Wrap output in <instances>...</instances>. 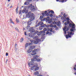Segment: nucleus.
<instances>
[{
    "label": "nucleus",
    "mask_w": 76,
    "mask_h": 76,
    "mask_svg": "<svg viewBox=\"0 0 76 76\" xmlns=\"http://www.w3.org/2000/svg\"><path fill=\"white\" fill-rule=\"evenodd\" d=\"M43 31H40L41 34H43V33H45V31H47V32H46V34H48L50 33V32L48 31H50L51 32H53V28H50L49 29L48 28H45L43 29Z\"/></svg>",
    "instance_id": "nucleus-1"
},
{
    "label": "nucleus",
    "mask_w": 76,
    "mask_h": 76,
    "mask_svg": "<svg viewBox=\"0 0 76 76\" xmlns=\"http://www.w3.org/2000/svg\"><path fill=\"white\" fill-rule=\"evenodd\" d=\"M35 17H31L30 19H29L28 21L27 22L28 25H31L32 24V21H33V20L35 19Z\"/></svg>",
    "instance_id": "nucleus-2"
},
{
    "label": "nucleus",
    "mask_w": 76,
    "mask_h": 76,
    "mask_svg": "<svg viewBox=\"0 0 76 76\" xmlns=\"http://www.w3.org/2000/svg\"><path fill=\"white\" fill-rule=\"evenodd\" d=\"M38 34V31H36L35 33H34V34L32 33H30L29 34V36L30 37L32 38L33 37H34V36H35L36 34Z\"/></svg>",
    "instance_id": "nucleus-3"
},
{
    "label": "nucleus",
    "mask_w": 76,
    "mask_h": 76,
    "mask_svg": "<svg viewBox=\"0 0 76 76\" xmlns=\"http://www.w3.org/2000/svg\"><path fill=\"white\" fill-rule=\"evenodd\" d=\"M39 67L38 66V64H37L36 65H34L33 67H31V70H34L35 71H36L37 70H38L39 69Z\"/></svg>",
    "instance_id": "nucleus-4"
},
{
    "label": "nucleus",
    "mask_w": 76,
    "mask_h": 76,
    "mask_svg": "<svg viewBox=\"0 0 76 76\" xmlns=\"http://www.w3.org/2000/svg\"><path fill=\"white\" fill-rule=\"evenodd\" d=\"M68 34H66V39H68L69 37L70 38L71 37V35L73 33L72 32H68L67 33Z\"/></svg>",
    "instance_id": "nucleus-5"
},
{
    "label": "nucleus",
    "mask_w": 76,
    "mask_h": 76,
    "mask_svg": "<svg viewBox=\"0 0 76 76\" xmlns=\"http://www.w3.org/2000/svg\"><path fill=\"white\" fill-rule=\"evenodd\" d=\"M38 50V49H35L34 50H33L32 53H31V56H34L35 55H36V54H37V53L35 52H37Z\"/></svg>",
    "instance_id": "nucleus-6"
},
{
    "label": "nucleus",
    "mask_w": 76,
    "mask_h": 76,
    "mask_svg": "<svg viewBox=\"0 0 76 76\" xmlns=\"http://www.w3.org/2000/svg\"><path fill=\"white\" fill-rule=\"evenodd\" d=\"M33 15H34V14L33 13L31 14V12H29L28 13V15H27V16L29 18H32V17H34V16Z\"/></svg>",
    "instance_id": "nucleus-7"
},
{
    "label": "nucleus",
    "mask_w": 76,
    "mask_h": 76,
    "mask_svg": "<svg viewBox=\"0 0 76 76\" xmlns=\"http://www.w3.org/2000/svg\"><path fill=\"white\" fill-rule=\"evenodd\" d=\"M44 25V23H43V22L42 21H40L39 22L36 26H35L36 28H37V27L39 26V25Z\"/></svg>",
    "instance_id": "nucleus-8"
},
{
    "label": "nucleus",
    "mask_w": 76,
    "mask_h": 76,
    "mask_svg": "<svg viewBox=\"0 0 76 76\" xmlns=\"http://www.w3.org/2000/svg\"><path fill=\"white\" fill-rule=\"evenodd\" d=\"M39 56L38 55H35L34 56L33 58L31 59V61H36L37 59L39 57Z\"/></svg>",
    "instance_id": "nucleus-9"
},
{
    "label": "nucleus",
    "mask_w": 76,
    "mask_h": 76,
    "mask_svg": "<svg viewBox=\"0 0 76 76\" xmlns=\"http://www.w3.org/2000/svg\"><path fill=\"white\" fill-rule=\"evenodd\" d=\"M42 15L43 16H45V15H46L47 16H49V14H48V13L47 12V11H45V13H42Z\"/></svg>",
    "instance_id": "nucleus-10"
},
{
    "label": "nucleus",
    "mask_w": 76,
    "mask_h": 76,
    "mask_svg": "<svg viewBox=\"0 0 76 76\" xmlns=\"http://www.w3.org/2000/svg\"><path fill=\"white\" fill-rule=\"evenodd\" d=\"M41 40L39 39H37L36 40V41L34 42V43L35 44H38L39 43V42Z\"/></svg>",
    "instance_id": "nucleus-11"
},
{
    "label": "nucleus",
    "mask_w": 76,
    "mask_h": 76,
    "mask_svg": "<svg viewBox=\"0 0 76 76\" xmlns=\"http://www.w3.org/2000/svg\"><path fill=\"white\" fill-rule=\"evenodd\" d=\"M30 31V32H34V33H35V31H35V30L34 29V28H32L31 27L29 30Z\"/></svg>",
    "instance_id": "nucleus-12"
},
{
    "label": "nucleus",
    "mask_w": 76,
    "mask_h": 76,
    "mask_svg": "<svg viewBox=\"0 0 76 76\" xmlns=\"http://www.w3.org/2000/svg\"><path fill=\"white\" fill-rule=\"evenodd\" d=\"M22 12L23 13H28V9L24 8V10L22 11Z\"/></svg>",
    "instance_id": "nucleus-13"
},
{
    "label": "nucleus",
    "mask_w": 76,
    "mask_h": 76,
    "mask_svg": "<svg viewBox=\"0 0 76 76\" xmlns=\"http://www.w3.org/2000/svg\"><path fill=\"white\" fill-rule=\"evenodd\" d=\"M30 10H33V11H35V10L36 9L35 8V7L34 6H32L30 8Z\"/></svg>",
    "instance_id": "nucleus-14"
},
{
    "label": "nucleus",
    "mask_w": 76,
    "mask_h": 76,
    "mask_svg": "<svg viewBox=\"0 0 76 76\" xmlns=\"http://www.w3.org/2000/svg\"><path fill=\"white\" fill-rule=\"evenodd\" d=\"M29 65V66L30 67V66H32L33 65V62L31 61L30 62L29 64H28Z\"/></svg>",
    "instance_id": "nucleus-15"
},
{
    "label": "nucleus",
    "mask_w": 76,
    "mask_h": 76,
    "mask_svg": "<svg viewBox=\"0 0 76 76\" xmlns=\"http://www.w3.org/2000/svg\"><path fill=\"white\" fill-rule=\"evenodd\" d=\"M29 48L32 50H34V48H35V47L34 46H30V48Z\"/></svg>",
    "instance_id": "nucleus-16"
},
{
    "label": "nucleus",
    "mask_w": 76,
    "mask_h": 76,
    "mask_svg": "<svg viewBox=\"0 0 76 76\" xmlns=\"http://www.w3.org/2000/svg\"><path fill=\"white\" fill-rule=\"evenodd\" d=\"M32 51V50L30 48H29V49L27 51V52L28 53H30Z\"/></svg>",
    "instance_id": "nucleus-17"
},
{
    "label": "nucleus",
    "mask_w": 76,
    "mask_h": 76,
    "mask_svg": "<svg viewBox=\"0 0 76 76\" xmlns=\"http://www.w3.org/2000/svg\"><path fill=\"white\" fill-rule=\"evenodd\" d=\"M69 28H70V27H68L67 29H66L65 31H64V32L65 34H66V31H68L69 30Z\"/></svg>",
    "instance_id": "nucleus-18"
},
{
    "label": "nucleus",
    "mask_w": 76,
    "mask_h": 76,
    "mask_svg": "<svg viewBox=\"0 0 76 76\" xmlns=\"http://www.w3.org/2000/svg\"><path fill=\"white\" fill-rule=\"evenodd\" d=\"M67 16H68V15H67V14H66L65 13H64L63 15V16L64 18H66V17Z\"/></svg>",
    "instance_id": "nucleus-19"
},
{
    "label": "nucleus",
    "mask_w": 76,
    "mask_h": 76,
    "mask_svg": "<svg viewBox=\"0 0 76 76\" xmlns=\"http://www.w3.org/2000/svg\"><path fill=\"white\" fill-rule=\"evenodd\" d=\"M48 13H51L52 14H54V11L53 10H51L50 11H48Z\"/></svg>",
    "instance_id": "nucleus-20"
},
{
    "label": "nucleus",
    "mask_w": 76,
    "mask_h": 76,
    "mask_svg": "<svg viewBox=\"0 0 76 76\" xmlns=\"http://www.w3.org/2000/svg\"><path fill=\"white\" fill-rule=\"evenodd\" d=\"M10 23H13V24H15V23L13 22V20H12V18H10Z\"/></svg>",
    "instance_id": "nucleus-21"
},
{
    "label": "nucleus",
    "mask_w": 76,
    "mask_h": 76,
    "mask_svg": "<svg viewBox=\"0 0 76 76\" xmlns=\"http://www.w3.org/2000/svg\"><path fill=\"white\" fill-rule=\"evenodd\" d=\"M71 27L73 29H75V24H72Z\"/></svg>",
    "instance_id": "nucleus-22"
},
{
    "label": "nucleus",
    "mask_w": 76,
    "mask_h": 76,
    "mask_svg": "<svg viewBox=\"0 0 76 76\" xmlns=\"http://www.w3.org/2000/svg\"><path fill=\"white\" fill-rule=\"evenodd\" d=\"M43 26H40L39 27V29L40 31L42 30V29H43Z\"/></svg>",
    "instance_id": "nucleus-23"
},
{
    "label": "nucleus",
    "mask_w": 76,
    "mask_h": 76,
    "mask_svg": "<svg viewBox=\"0 0 76 76\" xmlns=\"http://www.w3.org/2000/svg\"><path fill=\"white\" fill-rule=\"evenodd\" d=\"M74 28H71L70 29V31L71 32H75V29H73Z\"/></svg>",
    "instance_id": "nucleus-24"
},
{
    "label": "nucleus",
    "mask_w": 76,
    "mask_h": 76,
    "mask_svg": "<svg viewBox=\"0 0 76 76\" xmlns=\"http://www.w3.org/2000/svg\"><path fill=\"white\" fill-rule=\"evenodd\" d=\"M34 74L35 75H38L39 74V72H36L34 73Z\"/></svg>",
    "instance_id": "nucleus-25"
},
{
    "label": "nucleus",
    "mask_w": 76,
    "mask_h": 76,
    "mask_svg": "<svg viewBox=\"0 0 76 76\" xmlns=\"http://www.w3.org/2000/svg\"><path fill=\"white\" fill-rule=\"evenodd\" d=\"M66 28H67V26H65L64 28L63 29V30L64 31H66Z\"/></svg>",
    "instance_id": "nucleus-26"
},
{
    "label": "nucleus",
    "mask_w": 76,
    "mask_h": 76,
    "mask_svg": "<svg viewBox=\"0 0 76 76\" xmlns=\"http://www.w3.org/2000/svg\"><path fill=\"white\" fill-rule=\"evenodd\" d=\"M18 7H17L16 8V10H15V12H16V13L17 14H18Z\"/></svg>",
    "instance_id": "nucleus-27"
},
{
    "label": "nucleus",
    "mask_w": 76,
    "mask_h": 76,
    "mask_svg": "<svg viewBox=\"0 0 76 76\" xmlns=\"http://www.w3.org/2000/svg\"><path fill=\"white\" fill-rule=\"evenodd\" d=\"M48 22L49 23H51L52 22V20L51 19L50 20H48Z\"/></svg>",
    "instance_id": "nucleus-28"
},
{
    "label": "nucleus",
    "mask_w": 76,
    "mask_h": 76,
    "mask_svg": "<svg viewBox=\"0 0 76 76\" xmlns=\"http://www.w3.org/2000/svg\"><path fill=\"white\" fill-rule=\"evenodd\" d=\"M36 61H38V62L41 61V59L39 58L37 59Z\"/></svg>",
    "instance_id": "nucleus-29"
},
{
    "label": "nucleus",
    "mask_w": 76,
    "mask_h": 76,
    "mask_svg": "<svg viewBox=\"0 0 76 76\" xmlns=\"http://www.w3.org/2000/svg\"><path fill=\"white\" fill-rule=\"evenodd\" d=\"M23 41V38H21L20 39V42H22Z\"/></svg>",
    "instance_id": "nucleus-30"
},
{
    "label": "nucleus",
    "mask_w": 76,
    "mask_h": 76,
    "mask_svg": "<svg viewBox=\"0 0 76 76\" xmlns=\"http://www.w3.org/2000/svg\"><path fill=\"white\" fill-rule=\"evenodd\" d=\"M50 20V17H48L46 18V20H48V21Z\"/></svg>",
    "instance_id": "nucleus-31"
},
{
    "label": "nucleus",
    "mask_w": 76,
    "mask_h": 76,
    "mask_svg": "<svg viewBox=\"0 0 76 76\" xmlns=\"http://www.w3.org/2000/svg\"><path fill=\"white\" fill-rule=\"evenodd\" d=\"M43 17L42 15L40 16V19H43Z\"/></svg>",
    "instance_id": "nucleus-32"
},
{
    "label": "nucleus",
    "mask_w": 76,
    "mask_h": 76,
    "mask_svg": "<svg viewBox=\"0 0 76 76\" xmlns=\"http://www.w3.org/2000/svg\"><path fill=\"white\" fill-rule=\"evenodd\" d=\"M15 29L17 31H18V32H19V29L18 28H15Z\"/></svg>",
    "instance_id": "nucleus-33"
},
{
    "label": "nucleus",
    "mask_w": 76,
    "mask_h": 76,
    "mask_svg": "<svg viewBox=\"0 0 76 76\" xmlns=\"http://www.w3.org/2000/svg\"><path fill=\"white\" fill-rule=\"evenodd\" d=\"M16 22H17V23H18V22H19V20L17 18H16Z\"/></svg>",
    "instance_id": "nucleus-34"
},
{
    "label": "nucleus",
    "mask_w": 76,
    "mask_h": 76,
    "mask_svg": "<svg viewBox=\"0 0 76 76\" xmlns=\"http://www.w3.org/2000/svg\"><path fill=\"white\" fill-rule=\"evenodd\" d=\"M50 17H53V15L52 14H50L49 15Z\"/></svg>",
    "instance_id": "nucleus-35"
},
{
    "label": "nucleus",
    "mask_w": 76,
    "mask_h": 76,
    "mask_svg": "<svg viewBox=\"0 0 76 76\" xmlns=\"http://www.w3.org/2000/svg\"><path fill=\"white\" fill-rule=\"evenodd\" d=\"M30 28V26H27L26 27V29H29V28Z\"/></svg>",
    "instance_id": "nucleus-36"
},
{
    "label": "nucleus",
    "mask_w": 76,
    "mask_h": 76,
    "mask_svg": "<svg viewBox=\"0 0 76 76\" xmlns=\"http://www.w3.org/2000/svg\"><path fill=\"white\" fill-rule=\"evenodd\" d=\"M69 26L70 27H72V24L71 23H69Z\"/></svg>",
    "instance_id": "nucleus-37"
},
{
    "label": "nucleus",
    "mask_w": 76,
    "mask_h": 76,
    "mask_svg": "<svg viewBox=\"0 0 76 76\" xmlns=\"http://www.w3.org/2000/svg\"><path fill=\"white\" fill-rule=\"evenodd\" d=\"M28 2H26L24 3V4H25V5H28Z\"/></svg>",
    "instance_id": "nucleus-38"
},
{
    "label": "nucleus",
    "mask_w": 76,
    "mask_h": 76,
    "mask_svg": "<svg viewBox=\"0 0 76 76\" xmlns=\"http://www.w3.org/2000/svg\"><path fill=\"white\" fill-rule=\"evenodd\" d=\"M61 0V2H62V3H63V2H64V0L65 1V2H66V0Z\"/></svg>",
    "instance_id": "nucleus-39"
},
{
    "label": "nucleus",
    "mask_w": 76,
    "mask_h": 76,
    "mask_svg": "<svg viewBox=\"0 0 76 76\" xmlns=\"http://www.w3.org/2000/svg\"><path fill=\"white\" fill-rule=\"evenodd\" d=\"M64 17H63V16H62L61 17V19H62V20H64Z\"/></svg>",
    "instance_id": "nucleus-40"
},
{
    "label": "nucleus",
    "mask_w": 76,
    "mask_h": 76,
    "mask_svg": "<svg viewBox=\"0 0 76 76\" xmlns=\"http://www.w3.org/2000/svg\"><path fill=\"white\" fill-rule=\"evenodd\" d=\"M19 14H21V13H22V11L21 10H20L19 11Z\"/></svg>",
    "instance_id": "nucleus-41"
},
{
    "label": "nucleus",
    "mask_w": 76,
    "mask_h": 76,
    "mask_svg": "<svg viewBox=\"0 0 76 76\" xmlns=\"http://www.w3.org/2000/svg\"><path fill=\"white\" fill-rule=\"evenodd\" d=\"M67 22H66L64 23V25H67Z\"/></svg>",
    "instance_id": "nucleus-42"
},
{
    "label": "nucleus",
    "mask_w": 76,
    "mask_h": 76,
    "mask_svg": "<svg viewBox=\"0 0 76 76\" xmlns=\"http://www.w3.org/2000/svg\"><path fill=\"white\" fill-rule=\"evenodd\" d=\"M53 27H54V28H56V27H57V26L56 25H54L53 26Z\"/></svg>",
    "instance_id": "nucleus-43"
},
{
    "label": "nucleus",
    "mask_w": 76,
    "mask_h": 76,
    "mask_svg": "<svg viewBox=\"0 0 76 76\" xmlns=\"http://www.w3.org/2000/svg\"><path fill=\"white\" fill-rule=\"evenodd\" d=\"M66 20H69V18H66Z\"/></svg>",
    "instance_id": "nucleus-44"
},
{
    "label": "nucleus",
    "mask_w": 76,
    "mask_h": 76,
    "mask_svg": "<svg viewBox=\"0 0 76 76\" xmlns=\"http://www.w3.org/2000/svg\"><path fill=\"white\" fill-rule=\"evenodd\" d=\"M28 44L26 43L25 45L26 47H28Z\"/></svg>",
    "instance_id": "nucleus-45"
},
{
    "label": "nucleus",
    "mask_w": 76,
    "mask_h": 76,
    "mask_svg": "<svg viewBox=\"0 0 76 76\" xmlns=\"http://www.w3.org/2000/svg\"><path fill=\"white\" fill-rule=\"evenodd\" d=\"M46 24H45L43 25V28H44V27H45V26H46Z\"/></svg>",
    "instance_id": "nucleus-46"
},
{
    "label": "nucleus",
    "mask_w": 76,
    "mask_h": 76,
    "mask_svg": "<svg viewBox=\"0 0 76 76\" xmlns=\"http://www.w3.org/2000/svg\"><path fill=\"white\" fill-rule=\"evenodd\" d=\"M63 13H64V12H61V14L62 15H63Z\"/></svg>",
    "instance_id": "nucleus-47"
},
{
    "label": "nucleus",
    "mask_w": 76,
    "mask_h": 76,
    "mask_svg": "<svg viewBox=\"0 0 76 76\" xmlns=\"http://www.w3.org/2000/svg\"><path fill=\"white\" fill-rule=\"evenodd\" d=\"M56 30V31H57V30H58V27H56V29H55Z\"/></svg>",
    "instance_id": "nucleus-48"
},
{
    "label": "nucleus",
    "mask_w": 76,
    "mask_h": 76,
    "mask_svg": "<svg viewBox=\"0 0 76 76\" xmlns=\"http://www.w3.org/2000/svg\"><path fill=\"white\" fill-rule=\"evenodd\" d=\"M6 56H8V53H6Z\"/></svg>",
    "instance_id": "nucleus-49"
},
{
    "label": "nucleus",
    "mask_w": 76,
    "mask_h": 76,
    "mask_svg": "<svg viewBox=\"0 0 76 76\" xmlns=\"http://www.w3.org/2000/svg\"><path fill=\"white\" fill-rule=\"evenodd\" d=\"M27 1H31L32 0H26Z\"/></svg>",
    "instance_id": "nucleus-50"
},
{
    "label": "nucleus",
    "mask_w": 76,
    "mask_h": 76,
    "mask_svg": "<svg viewBox=\"0 0 76 76\" xmlns=\"http://www.w3.org/2000/svg\"><path fill=\"white\" fill-rule=\"evenodd\" d=\"M35 38H37L38 36H35L34 37Z\"/></svg>",
    "instance_id": "nucleus-51"
},
{
    "label": "nucleus",
    "mask_w": 76,
    "mask_h": 76,
    "mask_svg": "<svg viewBox=\"0 0 76 76\" xmlns=\"http://www.w3.org/2000/svg\"><path fill=\"white\" fill-rule=\"evenodd\" d=\"M67 24H69V23H70V21H67Z\"/></svg>",
    "instance_id": "nucleus-52"
},
{
    "label": "nucleus",
    "mask_w": 76,
    "mask_h": 76,
    "mask_svg": "<svg viewBox=\"0 0 76 76\" xmlns=\"http://www.w3.org/2000/svg\"><path fill=\"white\" fill-rule=\"evenodd\" d=\"M24 34L25 35H26V32H24Z\"/></svg>",
    "instance_id": "nucleus-53"
},
{
    "label": "nucleus",
    "mask_w": 76,
    "mask_h": 76,
    "mask_svg": "<svg viewBox=\"0 0 76 76\" xmlns=\"http://www.w3.org/2000/svg\"><path fill=\"white\" fill-rule=\"evenodd\" d=\"M74 70H76V67H74Z\"/></svg>",
    "instance_id": "nucleus-54"
},
{
    "label": "nucleus",
    "mask_w": 76,
    "mask_h": 76,
    "mask_svg": "<svg viewBox=\"0 0 76 76\" xmlns=\"http://www.w3.org/2000/svg\"><path fill=\"white\" fill-rule=\"evenodd\" d=\"M12 7H13V6L12 5L10 7V8H12Z\"/></svg>",
    "instance_id": "nucleus-55"
},
{
    "label": "nucleus",
    "mask_w": 76,
    "mask_h": 76,
    "mask_svg": "<svg viewBox=\"0 0 76 76\" xmlns=\"http://www.w3.org/2000/svg\"><path fill=\"white\" fill-rule=\"evenodd\" d=\"M7 61H8V59H7L6 61V63H7Z\"/></svg>",
    "instance_id": "nucleus-56"
},
{
    "label": "nucleus",
    "mask_w": 76,
    "mask_h": 76,
    "mask_svg": "<svg viewBox=\"0 0 76 76\" xmlns=\"http://www.w3.org/2000/svg\"><path fill=\"white\" fill-rule=\"evenodd\" d=\"M42 75H38L37 76H42Z\"/></svg>",
    "instance_id": "nucleus-57"
},
{
    "label": "nucleus",
    "mask_w": 76,
    "mask_h": 76,
    "mask_svg": "<svg viewBox=\"0 0 76 76\" xmlns=\"http://www.w3.org/2000/svg\"><path fill=\"white\" fill-rule=\"evenodd\" d=\"M75 67H76V64L75 65ZM74 74H75V75H76V73H75Z\"/></svg>",
    "instance_id": "nucleus-58"
},
{
    "label": "nucleus",
    "mask_w": 76,
    "mask_h": 76,
    "mask_svg": "<svg viewBox=\"0 0 76 76\" xmlns=\"http://www.w3.org/2000/svg\"><path fill=\"white\" fill-rule=\"evenodd\" d=\"M50 35H52V33H50Z\"/></svg>",
    "instance_id": "nucleus-59"
},
{
    "label": "nucleus",
    "mask_w": 76,
    "mask_h": 76,
    "mask_svg": "<svg viewBox=\"0 0 76 76\" xmlns=\"http://www.w3.org/2000/svg\"><path fill=\"white\" fill-rule=\"evenodd\" d=\"M34 0L36 1H38L39 0Z\"/></svg>",
    "instance_id": "nucleus-60"
},
{
    "label": "nucleus",
    "mask_w": 76,
    "mask_h": 76,
    "mask_svg": "<svg viewBox=\"0 0 76 76\" xmlns=\"http://www.w3.org/2000/svg\"><path fill=\"white\" fill-rule=\"evenodd\" d=\"M10 0H8V1H10Z\"/></svg>",
    "instance_id": "nucleus-61"
},
{
    "label": "nucleus",
    "mask_w": 76,
    "mask_h": 76,
    "mask_svg": "<svg viewBox=\"0 0 76 76\" xmlns=\"http://www.w3.org/2000/svg\"><path fill=\"white\" fill-rule=\"evenodd\" d=\"M59 1V0H56V1Z\"/></svg>",
    "instance_id": "nucleus-62"
},
{
    "label": "nucleus",
    "mask_w": 76,
    "mask_h": 76,
    "mask_svg": "<svg viewBox=\"0 0 76 76\" xmlns=\"http://www.w3.org/2000/svg\"><path fill=\"white\" fill-rule=\"evenodd\" d=\"M9 4L8 5V6H9Z\"/></svg>",
    "instance_id": "nucleus-63"
},
{
    "label": "nucleus",
    "mask_w": 76,
    "mask_h": 76,
    "mask_svg": "<svg viewBox=\"0 0 76 76\" xmlns=\"http://www.w3.org/2000/svg\"><path fill=\"white\" fill-rule=\"evenodd\" d=\"M54 23V22H53V24H55Z\"/></svg>",
    "instance_id": "nucleus-64"
}]
</instances>
